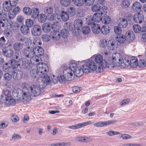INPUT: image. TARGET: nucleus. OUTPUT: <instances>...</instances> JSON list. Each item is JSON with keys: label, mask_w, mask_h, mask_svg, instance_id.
Returning a JSON list of instances; mask_svg holds the SVG:
<instances>
[{"label": "nucleus", "mask_w": 146, "mask_h": 146, "mask_svg": "<svg viewBox=\"0 0 146 146\" xmlns=\"http://www.w3.org/2000/svg\"><path fill=\"white\" fill-rule=\"evenodd\" d=\"M92 16L95 22H99L101 21L102 16L100 13H95Z\"/></svg>", "instance_id": "obj_35"}, {"label": "nucleus", "mask_w": 146, "mask_h": 146, "mask_svg": "<svg viewBox=\"0 0 146 146\" xmlns=\"http://www.w3.org/2000/svg\"><path fill=\"white\" fill-rule=\"evenodd\" d=\"M19 61L20 62L21 66H22L25 69H30L33 66L30 60H28L26 58H22Z\"/></svg>", "instance_id": "obj_11"}, {"label": "nucleus", "mask_w": 146, "mask_h": 146, "mask_svg": "<svg viewBox=\"0 0 146 146\" xmlns=\"http://www.w3.org/2000/svg\"><path fill=\"white\" fill-rule=\"evenodd\" d=\"M61 17L64 21H67L69 18V15L66 12L62 11L61 14Z\"/></svg>", "instance_id": "obj_39"}, {"label": "nucleus", "mask_w": 146, "mask_h": 146, "mask_svg": "<svg viewBox=\"0 0 146 146\" xmlns=\"http://www.w3.org/2000/svg\"><path fill=\"white\" fill-rule=\"evenodd\" d=\"M71 0H60V3L63 6L67 7L71 3Z\"/></svg>", "instance_id": "obj_53"}, {"label": "nucleus", "mask_w": 146, "mask_h": 146, "mask_svg": "<svg viewBox=\"0 0 146 146\" xmlns=\"http://www.w3.org/2000/svg\"><path fill=\"white\" fill-rule=\"evenodd\" d=\"M47 18L46 15L42 13L40 14L39 17L38 18V20L39 22L43 23L46 21Z\"/></svg>", "instance_id": "obj_47"}, {"label": "nucleus", "mask_w": 146, "mask_h": 146, "mask_svg": "<svg viewBox=\"0 0 146 146\" xmlns=\"http://www.w3.org/2000/svg\"><path fill=\"white\" fill-rule=\"evenodd\" d=\"M72 1L74 5L76 6H81L84 4L83 0H72Z\"/></svg>", "instance_id": "obj_48"}, {"label": "nucleus", "mask_w": 146, "mask_h": 146, "mask_svg": "<svg viewBox=\"0 0 146 146\" xmlns=\"http://www.w3.org/2000/svg\"><path fill=\"white\" fill-rule=\"evenodd\" d=\"M142 5L138 1L134 3L132 6V10L135 12H140L141 11Z\"/></svg>", "instance_id": "obj_21"}, {"label": "nucleus", "mask_w": 146, "mask_h": 146, "mask_svg": "<svg viewBox=\"0 0 146 146\" xmlns=\"http://www.w3.org/2000/svg\"><path fill=\"white\" fill-rule=\"evenodd\" d=\"M113 60H116V67L119 66L122 68L127 67L129 65L132 67L136 68L138 65L137 59L132 57L131 59L130 58L129 62L128 57H122L119 53H116V56L113 58Z\"/></svg>", "instance_id": "obj_1"}, {"label": "nucleus", "mask_w": 146, "mask_h": 146, "mask_svg": "<svg viewBox=\"0 0 146 146\" xmlns=\"http://www.w3.org/2000/svg\"><path fill=\"white\" fill-rule=\"evenodd\" d=\"M37 70L40 74V77L48 76L46 73L48 71V67L45 63H41L37 66Z\"/></svg>", "instance_id": "obj_6"}, {"label": "nucleus", "mask_w": 146, "mask_h": 146, "mask_svg": "<svg viewBox=\"0 0 146 146\" xmlns=\"http://www.w3.org/2000/svg\"><path fill=\"white\" fill-rule=\"evenodd\" d=\"M11 92L8 90L3 91L2 94L0 96V103H3V100L11 96Z\"/></svg>", "instance_id": "obj_17"}, {"label": "nucleus", "mask_w": 146, "mask_h": 146, "mask_svg": "<svg viewBox=\"0 0 146 146\" xmlns=\"http://www.w3.org/2000/svg\"><path fill=\"white\" fill-rule=\"evenodd\" d=\"M111 21V18L109 16L106 15L102 17L101 21L104 24H109L110 23Z\"/></svg>", "instance_id": "obj_36"}, {"label": "nucleus", "mask_w": 146, "mask_h": 146, "mask_svg": "<svg viewBox=\"0 0 146 146\" xmlns=\"http://www.w3.org/2000/svg\"><path fill=\"white\" fill-rule=\"evenodd\" d=\"M12 77L15 80H18L22 79L23 77L22 71L19 70H14L11 72Z\"/></svg>", "instance_id": "obj_15"}, {"label": "nucleus", "mask_w": 146, "mask_h": 146, "mask_svg": "<svg viewBox=\"0 0 146 146\" xmlns=\"http://www.w3.org/2000/svg\"><path fill=\"white\" fill-rule=\"evenodd\" d=\"M40 77L42 79L39 82L38 87L40 90L44 88L46 85L49 84L50 81V78L48 76H44Z\"/></svg>", "instance_id": "obj_10"}, {"label": "nucleus", "mask_w": 146, "mask_h": 146, "mask_svg": "<svg viewBox=\"0 0 146 146\" xmlns=\"http://www.w3.org/2000/svg\"><path fill=\"white\" fill-rule=\"evenodd\" d=\"M64 26L65 28V29H67V30L68 31H69L71 32L72 34V32L75 31L76 30L74 28H73L74 25L73 26V24L72 23L67 22L64 24Z\"/></svg>", "instance_id": "obj_29"}, {"label": "nucleus", "mask_w": 146, "mask_h": 146, "mask_svg": "<svg viewBox=\"0 0 146 146\" xmlns=\"http://www.w3.org/2000/svg\"><path fill=\"white\" fill-rule=\"evenodd\" d=\"M121 27H119V26H115L114 27V30L115 33L117 35H119L121 34L122 32Z\"/></svg>", "instance_id": "obj_54"}, {"label": "nucleus", "mask_w": 146, "mask_h": 146, "mask_svg": "<svg viewBox=\"0 0 146 146\" xmlns=\"http://www.w3.org/2000/svg\"><path fill=\"white\" fill-rule=\"evenodd\" d=\"M94 125L97 127H102L106 126V121H100L94 124Z\"/></svg>", "instance_id": "obj_63"}, {"label": "nucleus", "mask_w": 146, "mask_h": 146, "mask_svg": "<svg viewBox=\"0 0 146 146\" xmlns=\"http://www.w3.org/2000/svg\"><path fill=\"white\" fill-rule=\"evenodd\" d=\"M116 56V53L112 56V58L111 60L106 61V60L103 59V57L101 54L97 55L95 58V61L97 64H98V71L101 72L105 68H108L111 69L116 66V60H113V58Z\"/></svg>", "instance_id": "obj_2"}, {"label": "nucleus", "mask_w": 146, "mask_h": 146, "mask_svg": "<svg viewBox=\"0 0 146 146\" xmlns=\"http://www.w3.org/2000/svg\"><path fill=\"white\" fill-rule=\"evenodd\" d=\"M82 67L86 73L90 72L92 71L96 70V71H98L97 66L94 61L90 59L87 60L85 64L82 65Z\"/></svg>", "instance_id": "obj_3"}, {"label": "nucleus", "mask_w": 146, "mask_h": 146, "mask_svg": "<svg viewBox=\"0 0 146 146\" xmlns=\"http://www.w3.org/2000/svg\"><path fill=\"white\" fill-rule=\"evenodd\" d=\"M117 42L120 44L124 43L127 42V40L125 36L122 34L117 35L116 37V40Z\"/></svg>", "instance_id": "obj_26"}, {"label": "nucleus", "mask_w": 146, "mask_h": 146, "mask_svg": "<svg viewBox=\"0 0 146 146\" xmlns=\"http://www.w3.org/2000/svg\"><path fill=\"white\" fill-rule=\"evenodd\" d=\"M30 74L31 76L33 78H36L37 75H38L40 76L39 73L38 71H37L35 69L31 70L30 71Z\"/></svg>", "instance_id": "obj_50"}, {"label": "nucleus", "mask_w": 146, "mask_h": 146, "mask_svg": "<svg viewBox=\"0 0 146 146\" xmlns=\"http://www.w3.org/2000/svg\"><path fill=\"white\" fill-rule=\"evenodd\" d=\"M3 7L4 11L6 12L10 11L12 7H13L12 5L7 1H5L3 3Z\"/></svg>", "instance_id": "obj_34"}, {"label": "nucleus", "mask_w": 146, "mask_h": 146, "mask_svg": "<svg viewBox=\"0 0 146 146\" xmlns=\"http://www.w3.org/2000/svg\"><path fill=\"white\" fill-rule=\"evenodd\" d=\"M12 45V44H10L8 45V47H5L3 49L2 52L3 55L7 57H12V56L14 54V50L10 47V46H11Z\"/></svg>", "instance_id": "obj_13"}, {"label": "nucleus", "mask_w": 146, "mask_h": 146, "mask_svg": "<svg viewBox=\"0 0 146 146\" xmlns=\"http://www.w3.org/2000/svg\"><path fill=\"white\" fill-rule=\"evenodd\" d=\"M31 32L32 34L34 36H39L42 33L41 27L38 25H34L31 29Z\"/></svg>", "instance_id": "obj_16"}, {"label": "nucleus", "mask_w": 146, "mask_h": 146, "mask_svg": "<svg viewBox=\"0 0 146 146\" xmlns=\"http://www.w3.org/2000/svg\"><path fill=\"white\" fill-rule=\"evenodd\" d=\"M36 48L34 47L28 46L24 48L23 50V54L24 56L27 58H30L35 54Z\"/></svg>", "instance_id": "obj_9"}, {"label": "nucleus", "mask_w": 146, "mask_h": 146, "mask_svg": "<svg viewBox=\"0 0 146 146\" xmlns=\"http://www.w3.org/2000/svg\"><path fill=\"white\" fill-rule=\"evenodd\" d=\"M133 29L135 33H139L141 31V28L139 25L135 24L133 26Z\"/></svg>", "instance_id": "obj_45"}, {"label": "nucleus", "mask_w": 146, "mask_h": 146, "mask_svg": "<svg viewBox=\"0 0 146 146\" xmlns=\"http://www.w3.org/2000/svg\"><path fill=\"white\" fill-rule=\"evenodd\" d=\"M87 24L89 25H92L94 24H95V21H94L93 19L92 18V16H90L89 17L88 19H87L86 20Z\"/></svg>", "instance_id": "obj_56"}, {"label": "nucleus", "mask_w": 146, "mask_h": 146, "mask_svg": "<svg viewBox=\"0 0 146 146\" xmlns=\"http://www.w3.org/2000/svg\"><path fill=\"white\" fill-rule=\"evenodd\" d=\"M20 30L21 33L24 35H27L30 33L29 28L26 25H22L20 27Z\"/></svg>", "instance_id": "obj_31"}, {"label": "nucleus", "mask_w": 146, "mask_h": 146, "mask_svg": "<svg viewBox=\"0 0 146 146\" xmlns=\"http://www.w3.org/2000/svg\"><path fill=\"white\" fill-rule=\"evenodd\" d=\"M81 29L84 35H87L90 31V28L87 26H84Z\"/></svg>", "instance_id": "obj_46"}, {"label": "nucleus", "mask_w": 146, "mask_h": 146, "mask_svg": "<svg viewBox=\"0 0 146 146\" xmlns=\"http://www.w3.org/2000/svg\"><path fill=\"white\" fill-rule=\"evenodd\" d=\"M33 43L35 45L33 47L38 46V45H41L42 44V42L40 38L39 37H36L34 38L33 41Z\"/></svg>", "instance_id": "obj_44"}, {"label": "nucleus", "mask_w": 146, "mask_h": 146, "mask_svg": "<svg viewBox=\"0 0 146 146\" xmlns=\"http://www.w3.org/2000/svg\"><path fill=\"white\" fill-rule=\"evenodd\" d=\"M34 56H32L30 59L32 64L33 62L34 64L37 65L38 64H40L39 63V61L41 59V58L37 55H35V57Z\"/></svg>", "instance_id": "obj_30"}, {"label": "nucleus", "mask_w": 146, "mask_h": 146, "mask_svg": "<svg viewBox=\"0 0 146 146\" xmlns=\"http://www.w3.org/2000/svg\"><path fill=\"white\" fill-rule=\"evenodd\" d=\"M101 27L99 25L95 24L92 26V31L95 34H98L101 31Z\"/></svg>", "instance_id": "obj_33"}, {"label": "nucleus", "mask_w": 146, "mask_h": 146, "mask_svg": "<svg viewBox=\"0 0 146 146\" xmlns=\"http://www.w3.org/2000/svg\"><path fill=\"white\" fill-rule=\"evenodd\" d=\"M8 22L7 17H3L1 18L0 17V29L1 27H4L5 26V24L7 23Z\"/></svg>", "instance_id": "obj_42"}, {"label": "nucleus", "mask_w": 146, "mask_h": 146, "mask_svg": "<svg viewBox=\"0 0 146 146\" xmlns=\"http://www.w3.org/2000/svg\"><path fill=\"white\" fill-rule=\"evenodd\" d=\"M23 45L19 42H16L13 45V48L15 51H19L22 49Z\"/></svg>", "instance_id": "obj_38"}, {"label": "nucleus", "mask_w": 146, "mask_h": 146, "mask_svg": "<svg viewBox=\"0 0 146 146\" xmlns=\"http://www.w3.org/2000/svg\"><path fill=\"white\" fill-rule=\"evenodd\" d=\"M26 25L28 27H33L34 25V22L33 21L30 19H27L25 21Z\"/></svg>", "instance_id": "obj_52"}, {"label": "nucleus", "mask_w": 146, "mask_h": 146, "mask_svg": "<svg viewBox=\"0 0 146 146\" xmlns=\"http://www.w3.org/2000/svg\"><path fill=\"white\" fill-rule=\"evenodd\" d=\"M118 44L117 41L115 40H110L108 42L107 48L111 50H115L118 47Z\"/></svg>", "instance_id": "obj_14"}, {"label": "nucleus", "mask_w": 146, "mask_h": 146, "mask_svg": "<svg viewBox=\"0 0 146 146\" xmlns=\"http://www.w3.org/2000/svg\"><path fill=\"white\" fill-rule=\"evenodd\" d=\"M60 34L62 38H66L68 36V31L66 29H62L61 31Z\"/></svg>", "instance_id": "obj_43"}, {"label": "nucleus", "mask_w": 146, "mask_h": 146, "mask_svg": "<svg viewBox=\"0 0 146 146\" xmlns=\"http://www.w3.org/2000/svg\"><path fill=\"white\" fill-rule=\"evenodd\" d=\"M100 45L101 47L104 48H106L107 46V41L106 39H104L101 40Z\"/></svg>", "instance_id": "obj_62"}, {"label": "nucleus", "mask_w": 146, "mask_h": 146, "mask_svg": "<svg viewBox=\"0 0 146 146\" xmlns=\"http://www.w3.org/2000/svg\"><path fill=\"white\" fill-rule=\"evenodd\" d=\"M135 22L137 23H141L144 20L143 15L139 12L135 13L133 17Z\"/></svg>", "instance_id": "obj_19"}, {"label": "nucleus", "mask_w": 146, "mask_h": 146, "mask_svg": "<svg viewBox=\"0 0 146 146\" xmlns=\"http://www.w3.org/2000/svg\"><path fill=\"white\" fill-rule=\"evenodd\" d=\"M39 13V10L37 8H35L33 9L32 14V17L34 19L38 17Z\"/></svg>", "instance_id": "obj_49"}, {"label": "nucleus", "mask_w": 146, "mask_h": 146, "mask_svg": "<svg viewBox=\"0 0 146 146\" xmlns=\"http://www.w3.org/2000/svg\"><path fill=\"white\" fill-rule=\"evenodd\" d=\"M121 4L123 8H126L130 6V2L129 0H122Z\"/></svg>", "instance_id": "obj_41"}, {"label": "nucleus", "mask_w": 146, "mask_h": 146, "mask_svg": "<svg viewBox=\"0 0 146 146\" xmlns=\"http://www.w3.org/2000/svg\"><path fill=\"white\" fill-rule=\"evenodd\" d=\"M3 103L5 102L7 105H15L16 104V101L12 96L3 101Z\"/></svg>", "instance_id": "obj_28"}, {"label": "nucleus", "mask_w": 146, "mask_h": 146, "mask_svg": "<svg viewBox=\"0 0 146 146\" xmlns=\"http://www.w3.org/2000/svg\"><path fill=\"white\" fill-rule=\"evenodd\" d=\"M53 11V9L50 6L47 7L44 9V12L45 14L47 15L51 14L52 13Z\"/></svg>", "instance_id": "obj_59"}, {"label": "nucleus", "mask_w": 146, "mask_h": 146, "mask_svg": "<svg viewBox=\"0 0 146 146\" xmlns=\"http://www.w3.org/2000/svg\"><path fill=\"white\" fill-rule=\"evenodd\" d=\"M29 92L30 94L33 96H38L41 93V91L39 88L35 85H31L28 89H27L26 87L24 88L23 89Z\"/></svg>", "instance_id": "obj_7"}, {"label": "nucleus", "mask_w": 146, "mask_h": 146, "mask_svg": "<svg viewBox=\"0 0 146 146\" xmlns=\"http://www.w3.org/2000/svg\"><path fill=\"white\" fill-rule=\"evenodd\" d=\"M92 123V121H89L87 122L75 124L73 125L70 126L68 128L72 129H77L83 127L87 126L88 125L91 124Z\"/></svg>", "instance_id": "obj_18"}, {"label": "nucleus", "mask_w": 146, "mask_h": 146, "mask_svg": "<svg viewBox=\"0 0 146 146\" xmlns=\"http://www.w3.org/2000/svg\"><path fill=\"white\" fill-rule=\"evenodd\" d=\"M85 13L82 9H78L77 10L76 15L77 17H83Z\"/></svg>", "instance_id": "obj_55"}, {"label": "nucleus", "mask_w": 146, "mask_h": 146, "mask_svg": "<svg viewBox=\"0 0 146 146\" xmlns=\"http://www.w3.org/2000/svg\"><path fill=\"white\" fill-rule=\"evenodd\" d=\"M64 75L63 76H60V77H58V81L61 84H65L66 81H67Z\"/></svg>", "instance_id": "obj_61"}, {"label": "nucleus", "mask_w": 146, "mask_h": 146, "mask_svg": "<svg viewBox=\"0 0 146 146\" xmlns=\"http://www.w3.org/2000/svg\"><path fill=\"white\" fill-rule=\"evenodd\" d=\"M108 8L106 6L102 5L100 6L99 12L101 15H105L107 14Z\"/></svg>", "instance_id": "obj_37"}, {"label": "nucleus", "mask_w": 146, "mask_h": 146, "mask_svg": "<svg viewBox=\"0 0 146 146\" xmlns=\"http://www.w3.org/2000/svg\"><path fill=\"white\" fill-rule=\"evenodd\" d=\"M73 72L72 69L70 68V66L68 68L64 69L63 71V74L65 77L66 78L67 81H70L72 80L73 78Z\"/></svg>", "instance_id": "obj_12"}, {"label": "nucleus", "mask_w": 146, "mask_h": 146, "mask_svg": "<svg viewBox=\"0 0 146 146\" xmlns=\"http://www.w3.org/2000/svg\"><path fill=\"white\" fill-rule=\"evenodd\" d=\"M70 68L72 69L74 75L77 77H80L84 73L83 68L78 66L75 61H72L69 63Z\"/></svg>", "instance_id": "obj_4"}, {"label": "nucleus", "mask_w": 146, "mask_h": 146, "mask_svg": "<svg viewBox=\"0 0 146 146\" xmlns=\"http://www.w3.org/2000/svg\"><path fill=\"white\" fill-rule=\"evenodd\" d=\"M100 6L98 3L95 4L92 6L91 10L94 12H99Z\"/></svg>", "instance_id": "obj_58"}, {"label": "nucleus", "mask_w": 146, "mask_h": 146, "mask_svg": "<svg viewBox=\"0 0 146 146\" xmlns=\"http://www.w3.org/2000/svg\"><path fill=\"white\" fill-rule=\"evenodd\" d=\"M125 37L127 42L130 43L135 38V35L134 33L131 31H127L125 33Z\"/></svg>", "instance_id": "obj_20"}, {"label": "nucleus", "mask_w": 146, "mask_h": 146, "mask_svg": "<svg viewBox=\"0 0 146 146\" xmlns=\"http://www.w3.org/2000/svg\"><path fill=\"white\" fill-rule=\"evenodd\" d=\"M34 47V48H36L35 53L34 54L35 55H37L38 56H43L44 51L42 47L39 46H35Z\"/></svg>", "instance_id": "obj_27"}, {"label": "nucleus", "mask_w": 146, "mask_h": 146, "mask_svg": "<svg viewBox=\"0 0 146 146\" xmlns=\"http://www.w3.org/2000/svg\"><path fill=\"white\" fill-rule=\"evenodd\" d=\"M50 37L53 40H58L60 37V33L57 31H53L50 33Z\"/></svg>", "instance_id": "obj_22"}, {"label": "nucleus", "mask_w": 146, "mask_h": 146, "mask_svg": "<svg viewBox=\"0 0 146 146\" xmlns=\"http://www.w3.org/2000/svg\"><path fill=\"white\" fill-rule=\"evenodd\" d=\"M21 96L19 97V100L22 101L24 103H27L29 102L31 100V95L28 91H25L24 90L21 91ZM19 93L18 94L17 97L18 98L19 96Z\"/></svg>", "instance_id": "obj_8"}, {"label": "nucleus", "mask_w": 146, "mask_h": 146, "mask_svg": "<svg viewBox=\"0 0 146 146\" xmlns=\"http://www.w3.org/2000/svg\"><path fill=\"white\" fill-rule=\"evenodd\" d=\"M84 3L87 6L92 5L95 2V0H84Z\"/></svg>", "instance_id": "obj_64"}, {"label": "nucleus", "mask_w": 146, "mask_h": 146, "mask_svg": "<svg viewBox=\"0 0 146 146\" xmlns=\"http://www.w3.org/2000/svg\"><path fill=\"white\" fill-rule=\"evenodd\" d=\"M83 25V22L81 19H77L74 21V27L76 30L72 32L73 36H77L79 35Z\"/></svg>", "instance_id": "obj_5"}, {"label": "nucleus", "mask_w": 146, "mask_h": 146, "mask_svg": "<svg viewBox=\"0 0 146 146\" xmlns=\"http://www.w3.org/2000/svg\"><path fill=\"white\" fill-rule=\"evenodd\" d=\"M10 66L11 65L8 62L3 64L1 67L4 71L10 72H11L12 70Z\"/></svg>", "instance_id": "obj_32"}, {"label": "nucleus", "mask_w": 146, "mask_h": 146, "mask_svg": "<svg viewBox=\"0 0 146 146\" xmlns=\"http://www.w3.org/2000/svg\"><path fill=\"white\" fill-rule=\"evenodd\" d=\"M8 62L12 70L17 67L18 66H20L21 65V64L20 62L18 63V61L15 59H11L9 60Z\"/></svg>", "instance_id": "obj_25"}, {"label": "nucleus", "mask_w": 146, "mask_h": 146, "mask_svg": "<svg viewBox=\"0 0 146 146\" xmlns=\"http://www.w3.org/2000/svg\"><path fill=\"white\" fill-rule=\"evenodd\" d=\"M32 9L29 7H25L23 10L24 13L25 14L29 15L32 13Z\"/></svg>", "instance_id": "obj_57"}, {"label": "nucleus", "mask_w": 146, "mask_h": 146, "mask_svg": "<svg viewBox=\"0 0 146 146\" xmlns=\"http://www.w3.org/2000/svg\"><path fill=\"white\" fill-rule=\"evenodd\" d=\"M47 19L48 20L52 21L54 24L57 23L56 21V15H54L52 14L50 16L48 15Z\"/></svg>", "instance_id": "obj_51"}, {"label": "nucleus", "mask_w": 146, "mask_h": 146, "mask_svg": "<svg viewBox=\"0 0 146 146\" xmlns=\"http://www.w3.org/2000/svg\"><path fill=\"white\" fill-rule=\"evenodd\" d=\"M138 66L140 68H143L146 66V62L145 60L143 59H140L138 62Z\"/></svg>", "instance_id": "obj_60"}, {"label": "nucleus", "mask_w": 146, "mask_h": 146, "mask_svg": "<svg viewBox=\"0 0 146 146\" xmlns=\"http://www.w3.org/2000/svg\"><path fill=\"white\" fill-rule=\"evenodd\" d=\"M117 23L118 26L121 28H125L128 24L127 20L123 18L119 19L117 21Z\"/></svg>", "instance_id": "obj_24"}, {"label": "nucleus", "mask_w": 146, "mask_h": 146, "mask_svg": "<svg viewBox=\"0 0 146 146\" xmlns=\"http://www.w3.org/2000/svg\"><path fill=\"white\" fill-rule=\"evenodd\" d=\"M110 30L109 27L104 26L101 29V31L103 34L106 35L109 33Z\"/></svg>", "instance_id": "obj_40"}, {"label": "nucleus", "mask_w": 146, "mask_h": 146, "mask_svg": "<svg viewBox=\"0 0 146 146\" xmlns=\"http://www.w3.org/2000/svg\"><path fill=\"white\" fill-rule=\"evenodd\" d=\"M52 25V24H51L50 23H44L42 27L43 31L45 33L50 32L52 29H53Z\"/></svg>", "instance_id": "obj_23"}]
</instances>
